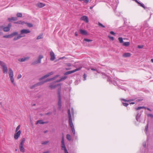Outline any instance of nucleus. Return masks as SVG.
<instances>
[{
	"mask_svg": "<svg viewBox=\"0 0 153 153\" xmlns=\"http://www.w3.org/2000/svg\"><path fill=\"white\" fill-rule=\"evenodd\" d=\"M110 33L111 34L114 35H115V33L113 31H111Z\"/></svg>",
	"mask_w": 153,
	"mask_h": 153,
	"instance_id": "3c124183",
	"label": "nucleus"
},
{
	"mask_svg": "<svg viewBox=\"0 0 153 153\" xmlns=\"http://www.w3.org/2000/svg\"><path fill=\"white\" fill-rule=\"evenodd\" d=\"M5 64L3 62L1 61H0V65L2 67L4 65H5Z\"/></svg>",
	"mask_w": 153,
	"mask_h": 153,
	"instance_id": "4c0bfd02",
	"label": "nucleus"
},
{
	"mask_svg": "<svg viewBox=\"0 0 153 153\" xmlns=\"http://www.w3.org/2000/svg\"><path fill=\"white\" fill-rule=\"evenodd\" d=\"M98 25L99 26L102 27H105V26L103 25L102 24L100 23V22H98Z\"/></svg>",
	"mask_w": 153,
	"mask_h": 153,
	"instance_id": "e433bc0d",
	"label": "nucleus"
},
{
	"mask_svg": "<svg viewBox=\"0 0 153 153\" xmlns=\"http://www.w3.org/2000/svg\"><path fill=\"white\" fill-rule=\"evenodd\" d=\"M148 116L149 117H150L152 118H153V115L151 114H148Z\"/></svg>",
	"mask_w": 153,
	"mask_h": 153,
	"instance_id": "de8ad7c7",
	"label": "nucleus"
},
{
	"mask_svg": "<svg viewBox=\"0 0 153 153\" xmlns=\"http://www.w3.org/2000/svg\"><path fill=\"white\" fill-rule=\"evenodd\" d=\"M102 75L103 78H106L107 79V81L109 82L110 84H112L115 86H118L119 88L126 91V90L124 88L121 87L119 85V84L120 83L122 84V80H120L117 78H114L113 81H112L111 80V78L110 77L105 74V73H102Z\"/></svg>",
	"mask_w": 153,
	"mask_h": 153,
	"instance_id": "f03ea898",
	"label": "nucleus"
},
{
	"mask_svg": "<svg viewBox=\"0 0 153 153\" xmlns=\"http://www.w3.org/2000/svg\"><path fill=\"white\" fill-rule=\"evenodd\" d=\"M145 108V107L144 106H139L137 108H135V109H136V110H137L141 108Z\"/></svg>",
	"mask_w": 153,
	"mask_h": 153,
	"instance_id": "c9c22d12",
	"label": "nucleus"
},
{
	"mask_svg": "<svg viewBox=\"0 0 153 153\" xmlns=\"http://www.w3.org/2000/svg\"><path fill=\"white\" fill-rule=\"evenodd\" d=\"M81 20L84 21L85 22L88 23V19L87 16H82L81 18Z\"/></svg>",
	"mask_w": 153,
	"mask_h": 153,
	"instance_id": "9b49d317",
	"label": "nucleus"
},
{
	"mask_svg": "<svg viewBox=\"0 0 153 153\" xmlns=\"http://www.w3.org/2000/svg\"><path fill=\"white\" fill-rule=\"evenodd\" d=\"M143 100V99H137V102H139V101H141Z\"/></svg>",
	"mask_w": 153,
	"mask_h": 153,
	"instance_id": "052dcab7",
	"label": "nucleus"
},
{
	"mask_svg": "<svg viewBox=\"0 0 153 153\" xmlns=\"http://www.w3.org/2000/svg\"><path fill=\"white\" fill-rule=\"evenodd\" d=\"M82 68V67H79V68H77L75 70L67 71L64 74V75H65L74 73L77 71L80 70Z\"/></svg>",
	"mask_w": 153,
	"mask_h": 153,
	"instance_id": "0eeeda50",
	"label": "nucleus"
},
{
	"mask_svg": "<svg viewBox=\"0 0 153 153\" xmlns=\"http://www.w3.org/2000/svg\"><path fill=\"white\" fill-rule=\"evenodd\" d=\"M75 35L76 36H78L77 33L76 32L75 33Z\"/></svg>",
	"mask_w": 153,
	"mask_h": 153,
	"instance_id": "e2e57ef3",
	"label": "nucleus"
},
{
	"mask_svg": "<svg viewBox=\"0 0 153 153\" xmlns=\"http://www.w3.org/2000/svg\"><path fill=\"white\" fill-rule=\"evenodd\" d=\"M19 148L21 152L23 153L25 152V149L23 147V145H19Z\"/></svg>",
	"mask_w": 153,
	"mask_h": 153,
	"instance_id": "aec40b11",
	"label": "nucleus"
},
{
	"mask_svg": "<svg viewBox=\"0 0 153 153\" xmlns=\"http://www.w3.org/2000/svg\"><path fill=\"white\" fill-rule=\"evenodd\" d=\"M9 77H12L13 76V72L12 70L10 68H9Z\"/></svg>",
	"mask_w": 153,
	"mask_h": 153,
	"instance_id": "f3484780",
	"label": "nucleus"
},
{
	"mask_svg": "<svg viewBox=\"0 0 153 153\" xmlns=\"http://www.w3.org/2000/svg\"><path fill=\"white\" fill-rule=\"evenodd\" d=\"M11 23H9L7 26L9 27V28L10 29V27H11Z\"/></svg>",
	"mask_w": 153,
	"mask_h": 153,
	"instance_id": "09e8293b",
	"label": "nucleus"
},
{
	"mask_svg": "<svg viewBox=\"0 0 153 153\" xmlns=\"http://www.w3.org/2000/svg\"><path fill=\"white\" fill-rule=\"evenodd\" d=\"M43 58V56L42 55H39V58L41 59Z\"/></svg>",
	"mask_w": 153,
	"mask_h": 153,
	"instance_id": "bf43d9fd",
	"label": "nucleus"
},
{
	"mask_svg": "<svg viewBox=\"0 0 153 153\" xmlns=\"http://www.w3.org/2000/svg\"><path fill=\"white\" fill-rule=\"evenodd\" d=\"M38 86V83H37L34 85H33L30 87V88L31 89H33L36 87Z\"/></svg>",
	"mask_w": 153,
	"mask_h": 153,
	"instance_id": "393cba45",
	"label": "nucleus"
},
{
	"mask_svg": "<svg viewBox=\"0 0 153 153\" xmlns=\"http://www.w3.org/2000/svg\"><path fill=\"white\" fill-rule=\"evenodd\" d=\"M122 100L125 102H128L130 104H135L134 102H131V101H133L134 100V99L129 100H127L125 99H122Z\"/></svg>",
	"mask_w": 153,
	"mask_h": 153,
	"instance_id": "6ab92c4d",
	"label": "nucleus"
},
{
	"mask_svg": "<svg viewBox=\"0 0 153 153\" xmlns=\"http://www.w3.org/2000/svg\"><path fill=\"white\" fill-rule=\"evenodd\" d=\"M48 123V121L43 122L42 120H39V123L43 124L44 123Z\"/></svg>",
	"mask_w": 153,
	"mask_h": 153,
	"instance_id": "2f4dec72",
	"label": "nucleus"
},
{
	"mask_svg": "<svg viewBox=\"0 0 153 153\" xmlns=\"http://www.w3.org/2000/svg\"><path fill=\"white\" fill-rule=\"evenodd\" d=\"M30 32V31L28 29H22L20 31V34L19 35L15 37L13 39L14 41H16L20 38L24 37L25 36L21 35V34H23L24 33L27 34L29 33Z\"/></svg>",
	"mask_w": 153,
	"mask_h": 153,
	"instance_id": "20e7f679",
	"label": "nucleus"
},
{
	"mask_svg": "<svg viewBox=\"0 0 153 153\" xmlns=\"http://www.w3.org/2000/svg\"><path fill=\"white\" fill-rule=\"evenodd\" d=\"M31 127L33 128V129L34 128V125L33 123L32 122V120H31Z\"/></svg>",
	"mask_w": 153,
	"mask_h": 153,
	"instance_id": "5fc2aeb1",
	"label": "nucleus"
},
{
	"mask_svg": "<svg viewBox=\"0 0 153 153\" xmlns=\"http://www.w3.org/2000/svg\"><path fill=\"white\" fill-rule=\"evenodd\" d=\"M108 37L111 39V40H112V41L114 40V38L113 37V36H108Z\"/></svg>",
	"mask_w": 153,
	"mask_h": 153,
	"instance_id": "49530a36",
	"label": "nucleus"
},
{
	"mask_svg": "<svg viewBox=\"0 0 153 153\" xmlns=\"http://www.w3.org/2000/svg\"><path fill=\"white\" fill-rule=\"evenodd\" d=\"M36 105V104H33V103H31V105L32 106H34Z\"/></svg>",
	"mask_w": 153,
	"mask_h": 153,
	"instance_id": "69168bd1",
	"label": "nucleus"
},
{
	"mask_svg": "<svg viewBox=\"0 0 153 153\" xmlns=\"http://www.w3.org/2000/svg\"><path fill=\"white\" fill-rule=\"evenodd\" d=\"M16 16L17 17H22V14L20 13H18L16 14Z\"/></svg>",
	"mask_w": 153,
	"mask_h": 153,
	"instance_id": "473e14b6",
	"label": "nucleus"
},
{
	"mask_svg": "<svg viewBox=\"0 0 153 153\" xmlns=\"http://www.w3.org/2000/svg\"><path fill=\"white\" fill-rule=\"evenodd\" d=\"M118 40L120 43H123V38L122 37H119Z\"/></svg>",
	"mask_w": 153,
	"mask_h": 153,
	"instance_id": "f704fd0d",
	"label": "nucleus"
},
{
	"mask_svg": "<svg viewBox=\"0 0 153 153\" xmlns=\"http://www.w3.org/2000/svg\"><path fill=\"white\" fill-rule=\"evenodd\" d=\"M9 77L10 78L11 82L12 83V84L14 86H15L16 85L15 83L14 82V79L13 77Z\"/></svg>",
	"mask_w": 153,
	"mask_h": 153,
	"instance_id": "a878e982",
	"label": "nucleus"
},
{
	"mask_svg": "<svg viewBox=\"0 0 153 153\" xmlns=\"http://www.w3.org/2000/svg\"><path fill=\"white\" fill-rule=\"evenodd\" d=\"M25 24L29 27H32L33 26V25L32 23H29L28 22H26Z\"/></svg>",
	"mask_w": 153,
	"mask_h": 153,
	"instance_id": "c85d7f7f",
	"label": "nucleus"
},
{
	"mask_svg": "<svg viewBox=\"0 0 153 153\" xmlns=\"http://www.w3.org/2000/svg\"><path fill=\"white\" fill-rule=\"evenodd\" d=\"M18 35V33L17 32H14L11 33L10 34L4 35L3 36V37L6 38H10L14 36L17 35Z\"/></svg>",
	"mask_w": 153,
	"mask_h": 153,
	"instance_id": "39448f33",
	"label": "nucleus"
},
{
	"mask_svg": "<svg viewBox=\"0 0 153 153\" xmlns=\"http://www.w3.org/2000/svg\"><path fill=\"white\" fill-rule=\"evenodd\" d=\"M79 32L82 35H88V32L86 30L80 29L79 30Z\"/></svg>",
	"mask_w": 153,
	"mask_h": 153,
	"instance_id": "4468645a",
	"label": "nucleus"
},
{
	"mask_svg": "<svg viewBox=\"0 0 153 153\" xmlns=\"http://www.w3.org/2000/svg\"><path fill=\"white\" fill-rule=\"evenodd\" d=\"M38 63V59H37L36 61H35L32 62L31 64V65H35L37 64Z\"/></svg>",
	"mask_w": 153,
	"mask_h": 153,
	"instance_id": "7c9ffc66",
	"label": "nucleus"
},
{
	"mask_svg": "<svg viewBox=\"0 0 153 153\" xmlns=\"http://www.w3.org/2000/svg\"><path fill=\"white\" fill-rule=\"evenodd\" d=\"M143 146L145 148L146 147V142H144L143 143Z\"/></svg>",
	"mask_w": 153,
	"mask_h": 153,
	"instance_id": "6e6d98bb",
	"label": "nucleus"
},
{
	"mask_svg": "<svg viewBox=\"0 0 153 153\" xmlns=\"http://www.w3.org/2000/svg\"><path fill=\"white\" fill-rule=\"evenodd\" d=\"M2 67L3 68V73H7L8 69L6 65H4Z\"/></svg>",
	"mask_w": 153,
	"mask_h": 153,
	"instance_id": "dca6fc26",
	"label": "nucleus"
},
{
	"mask_svg": "<svg viewBox=\"0 0 153 153\" xmlns=\"http://www.w3.org/2000/svg\"><path fill=\"white\" fill-rule=\"evenodd\" d=\"M131 54L130 53H124L123 55V57H129L131 56Z\"/></svg>",
	"mask_w": 153,
	"mask_h": 153,
	"instance_id": "412c9836",
	"label": "nucleus"
},
{
	"mask_svg": "<svg viewBox=\"0 0 153 153\" xmlns=\"http://www.w3.org/2000/svg\"><path fill=\"white\" fill-rule=\"evenodd\" d=\"M84 41H85L88 42H91L92 41V40H90L89 39H84Z\"/></svg>",
	"mask_w": 153,
	"mask_h": 153,
	"instance_id": "79ce46f5",
	"label": "nucleus"
},
{
	"mask_svg": "<svg viewBox=\"0 0 153 153\" xmlns=\"http://www.w3.org/2000/svg\"><path fill=\"white\" fill-rule=\"evenodd\" d=\"M58 76V75H56L55 76L52 78H50L49 79H46L45 80V81H43V83H42L41 82H39V85L42 84L44 82H46L49 81H51L52 80H53L55 78H56Z\"/></svg>",
	"mask_w": 153,
	"mask_h": 153,
	"instance_id": "9d476101",
	"label": "nucleus"
},
{
	"mask_svg": "<svg viewBox=\"0 0 153 153\" xmlns=\"http://www.w3.org/2000/svg\"><path fill=\"white\" fill-rule=\"evenodd\" d=\"M53 71H51L50 72L48 73L46 75H44L43 76H42V78H41L39 80H41L42 79L46 78L48 76H51L52 75H53Z\"/></svg>",
	"mask_w": 153,
	"mask_h": 153,
	"instance_id": "1a4fd4ad",
	"label": "nucleus"
},
{
	"mask_svg": "<svg viewBox=\"0 0 153 153\" xmlns=\"http://www.w3.org/2000/svg\"><path fill=\"white\" fill-rule=\"evenodd\" d=\"M25 141V138H22L21 140V142L19 145H23Z\"/></svg>",
	"mask_w": 153,
	"mask_h": 153,
	"instance_id": "4be33fe9",
	"label": "nucleus"
},
{
	"mask_svg": "<svg viewBox=\"0 0 153 153\" xmlns=\"http://www.w3.org/2000/svg\"><path fill=\"white\" fill-rule=\"evenodd\" d=\"M50 55L51 56V61L54 60L55 59V58L54 53L53 51H51L50 52Z\"/></svg>",
	"mask_w": 153,
	"mask_h": 153,
	"instance_id": "f8f14e48",
	"label": "nucleus"
},
{
	"mask_svg": "<svg viewBox=\"0 0 153 153\" xmlns=\"http://www.w3.org/2000/svg\"><path fill=\"white\" fill-rule=\"evenodd\" d=\"M61 149L62 150H64V151L67 150L64 143V137L63 136L62 137V141L61 142Z\"/></svg>",
	"mask_w": 153,
	"mask_h": 153,
	"instance_id": "423d86ee",
	"label": "nucleus"
},
{
	"mask_svg": "<svg viewBox=\"0 0 153 153\" xmlns=\"http://www.w3.org/2000/svg\"><path fill=\"white\" fill-rule=\"evenodd\" d=\"M49 142L48 141L42 142V144L43 145H46Z\"/></svg>",
	"mask_w": 153,
	"mask_h": 153,
	"instance_id": "a19ab883",
	"label": "nucleus"
},
{
	"mask_svg": "<svg viewBox=\"0 0 153 153\" xmlns=\"http://www.w3.org/2000/svg\"><path fill=\"white\" fill-rule=\"evenodd\" d=\"M123 105L124 106L127 107V106L128 105V104L127 103H123Z\"/></svg>",
	"mask_w": 153,
	"mask_h": 153,
	"instance_id": "a18cd8bd",
	"label": "nucleus"
},
{
	"mask_svg": "<svg viewBox=\"0 0 153 153\" xmlns=\"http://www.w3.org/2000/svg\"><path fill=\"white\" fill-rule=\"evenodd\" d=\"M83 78H84L83 80L84 81H85L86 79V77H87V75L85 74H84L83 75Z\"/></svg>",
	"mask_w": 153,
	"mask_h": 153,
	"instance_id": "c03bdc74",
	"label": "nucleus"
},
{
	"mask_svg": "<svg viewBox=\"0 0 153 153\" xmlns=\"http://www.w3.org/2000/svg\"><path fill=\"white\" fill-rule=\"evenodd\" d=\"M67 139L69 140L70 141L71 140V137L70 135L69 134H67L66 136Z\"/></svg>",
	"mask_w": 153,
	"mask_h": 153,
	"instance_id": "72a5a7b5",
	"label": "nucleus"
},
{
	"mask_svg": "<svg viewBox=\"0 0 153 153\" xmlns=\"http://www.w3.org/2000/svg\"><path fill=\"white\" fill-rule=\"evenodd\" d=\"M26 22H25V21H22L21 20H20L17 22H13V23L14 24L23 25L25 24Z\"/></svg>",
	"mask_w": 153,
	"mask_h": 153,
	"instance_id": "2eb2a0df",
	"label": "nucleus"
},
{
	"mask_svg": "<svg viewBox=\"0 0 153 153\" xmlns=\"http://www.w3.org/2000/svg\"><path fill=\"white\" fill-rule=\"evenodd\" d=\"M148 123H147L146 126H145V130L146 132H147L148 131Z\"/></svg>",
	"mask_w": 153,
	"mask_h": 153,
	"instance_id": "58836bf2",
	"label": "nucleus"
},
{
	"mask_svg": "<svg viewBox=\"0 0 153 153\" xmlns=\"http://www.w3.org/2000/svg\"><path fill=\"white\" fill-rule=\"evenodd\" d=\"M10 22H11L12 21H15L18 20V18L17 17H12L11 18H8L7 19Z\"/></svg>",
	"mask_w": 153,
	"mask_h": 153,
	"instance_id": "a211bd4d",
	"label": "nucleus"
},
{
	"mask_svg": "<svg viewBox=\"0 0 153 153\" xmlns=\"http://www.w3.org/2000/svg\"><path fill=\"white\" fill-rule=\"evenodd\" d=\"M143 47V45H138L137 48H142Z\"/></svg>",
	"mask_w": 153,
	"mask_h": 153,
	"instance_id": "8fccbe9b",
	"label": "nucleus"
},
{
	"mask_svg": "<svg viewBox=\"0 0 153 153\" xmlns=\"http://www.w3.org/2000/svg\"><path fill=\"white\" fill-rule=\"evenodd\" d=\"M4 26L3 25L0 26V30H1L2 29L3 30Z\"/></svg>",
	"mask_w": 153,
	"mask_h": 153,
	"instance_id": "4d7b16f0",
	"label": "nucleus"
},
{
	"mask_svg": "<svg viewBox=\"0 0 153 153\" xmlns=\"http://www.w3.org/2000/svg\"><path fill=\"white\" fill-rule=\"evenodd\" d=\"M147 109L149 111H151V110L149 108H147Z\"/></svg>",
	"mask_w": 153,
	"mask_h": 153,
	"instance_id": "338daca9",
	"label": "nucleus"
},
{
	"mask_svg": "<svg viewBox=\"0 0 153 153\" xmlns=\"http://www.w3.org/2000/svg\"><path fill=\"white\" fill-rule=\"evenodd\" d=\"M67 78V76H64L63 77H61L60 79L56 81V82H59L61 81H63L64 80H65Z\"/></svg>",
	"mask_w": 153,
	"mask_h": 153,
	"instance_id": "5701e85b",
	"label": "nucleus"
},
{
	"mask_svg": "<svg viewBox=\"0 0 153 153\" xmlns=\"http://www.w3.org/2000/svg\"><path fill=\"white\" fill-rule=\"evenodd\" d=\"M129 45L130 42H124L123 44V45L126 47L128 46Z\"/></svg>",
	"mask_w": 153,
	"mask_h": 153,
	"instance_id": "cd10ccee",
	"label": "nucleus"
},
{
	"mask_svg": "<svg viewBox=\"0 0 153 153\" xmlns=\"http://www.w3.org/2000/svg\"><path fill=\"white\" fill-rule=\"evenodd\" d=\"M21 130H19L18 131H16L14 134V138L16 140H17L21 134Z\"/></svg>",
	"mask_w": 153,
	"mask_h": 153,
	"instance_id": "6e6552de",
	"label": "nucleus"
},
{
	"mask_svg": "<svg viewBox=\"0 0 153 153\" xmlns=\"http://www.w3.org/2000/svg\"><path fill=\"white\" fill-rule=\"evenodd\" d=\"M91 70L93 71H95L96 70V69L93 68H91Z\"/></svg>",
	"mask_w": 153,
	"mask_h": 153,
	"instance_id": "0e129e2a",
	"label": "nucleus"
},
{
	"mask_svg": "<svg viewBox=\"0 0 153 153\" xmlns=\"http://www.w3.org/2000/svg\"><path fill=\"white\" fill-rule=\"evenodd\" d=\"M65 153H68L67 150H66L65 151H64Z\"/></svg>",
	"mask_w": 153,
	"mask_h": 153,
	"instance_id": "774afa93",
	"label": "nucleus"
},
{
	"mask_svg": "<svg viewBox=\"0 0 153 153\" xmlns=\"http://www.w3.org/2000/svg\"><path fill=\"white\" fill-rule=\"evenodd\" d=\"M10 28H9L8 27H4L3 28V31L5 32H7L10 31Z\"/></svg>",
	"mask_w": 153,
	"mask_h": 153,
	"instance_id": "b1692460",
	"label": "nucleus"
},
{
	"mask_svg": "<svg viewBox=\"0 0 153 153\" xmlns=\"http://www.w3.org/2000/svg\"><path fill=\"white\" fill-rule=\"evenodd\" d=\"M138 4L140 5V3L137 0H135V1Z\"/></svg>",
	"mask_w": 153,
	"mask_h": 153,
	"instance_id": "680f3d73",
	"label": "nucleus"
},
{
	"mask_svg": "<svg viewBox=\"0 0 153 153\" xmlns=\"http://www.w3.org/2000/svg\"><path fill=\"white\" fill-rule=\"evenodd\" d=\"M140 115L141 114L139 113H138L137 114V115L136 117V119L137 121H140V120H139V118L140 116Z\"/></svg>",
	"mask_w": 153,
	"mask_h": 153,
	"instance_id": "bb28decb",
	"label": "nucleus"
},
{
	"mask_svg": "<svg viewBox=\"0 0 153 153\" xmlns=\"http://www.w3.org/2000/svg\"><path fill=\"white\" fill-rule=\"evenodd\" d=\"M68 115L69 119V125L71 127L72 133L74 135L75 134V131L73 125L72 119L71 116V114L70 110V109L68 110Z\"/></svg>",
	"mask_w": 153,
	"mask_h": 153,
	"instance_id": "7ed1b4c3",
	"label": "nucleus"
},
{
	"mask_svg": "<svg viewBox=\"0 0 153 153\" xmlns=\"http://www.w3.org/2000/svg\"><path fill=\"white\" fill-rule=\"evenodd\" d=\"M42 36L43 34H41L40 35H39V39L42 38H43Z\"/></svg>",
	"mask_w": 153,
	"mask_h": 153,
	"instance_id": "864d4df0",
	"label": "nucleus"
},
{
	"mask_svg": "<svg viewBox=\"0 0 153 153\" xmlns=\"http://www.w3.org/2000/svg\"><path fill=\"white\" fill-rule=\"evenodd\" d=\"M56 82L51 83L49 86V87L51 89H53L55 88L57 86H59V87L58 88V89L57 94L58 98V109H59V110H60L61 109L62 107V101L61 96V84H56Z\"/></svg>",
	"mask_w": 153,
	"mask_h": 153,
	"instance_id": "f257e3e1",
	"label": "nucleus"
},
{
	"mask_svg": "<svg viewBox=\"0 0 153 153\" xmlns=\"http://www.w3.org/2000/svg\"><path fill=\"white\" fill-rule=\"evenodd\" d=\"M20 125H19L17 126V127L16 128V131H18V130H19V128H20Z\"/></svg>",
	"mask_w": 153,
	"mask_h": 153,
	"instance_id": "37998d69",
	"label": "nucleus"
},
{
	"mask_svg": "<svg viewBox=\"0 0 153 153\" xmlns=\"http://www.w3.org/2000/svg\"><path fill=\"white\" fill-rule=\"evenodd\" d=\"M29 57H24L22 58H19L18 59V61L19 62H24L26 60H28L29 59Z\"/></svg>",
	"mask_w": 153,
	"mask_h": 153,
	"instance_id": "ddd939ff",
	"label": "nucleus"
},
{
	"mask_svg": "<svg viewBox=\"0 0 153 153\" xmlns=\"http://www.w3.org/2000/svg\"><path fill=\"white\" fill-rule=\"evenodd\" d=\"M22 76L21 74H19L17 77V79H19L20 78L22 77Z\"/></svg>",
	"mask_w": 153,
	"mask_h": 153,
	"instance_id": "603ef678",
	"label": "nucleus"
},
{
	"mask_svg": "<svg viewBox=\"0 0 153 153\" xmlns=\"http://www.w3.org/2000/svg\"><path fill=\"white\" fill-rule=\"evenodd\" d=\"M141 7H143L144 9H146V7L144 5L142 4V3H140V4L139 5Z\"/></svg>",
	"mask_w": 153,
	"mask_h": 153,
	"instance_id": "ea45409f",
	"label": "nucleus"
},
{
	"mask_svg": "<svg viewBox=\"0 0 153 153\" xmlns=\"http://www.w3.org/2000/svg\"><path fill=\"white\" fill-rule=\"evenodd\" d=\"M45 5V4L42 3H39V8H41Z\"/></svg>",
	"mask_w": 153,
	"mask_h": 153,
	"instance_id": "c756f323",
	"label": "nucleus"
},
{
	"mask_svg": "<svg viewBox=\"0 0 153 153\" xmlns=\"http://www.w3.org/2000/svg\"><path fill=\"white\" fill-rule=\"evenodd\" d=\"M71 113H72V115H73L74 114V110H73V108H71Z\"/></svg>",
	"mask_w": 153,
	"mask_h": 153,
	"instance_id": "13d9d810",
	"label": "nucleus"
}]
</instances>
